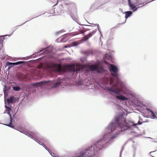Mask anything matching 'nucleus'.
Returning a JSON list of instances; mask_svg holds the SVG:
<instances>
[{
  "label": "nucleus",
  "instance_id": "nucleus-1",
  "mask_svg": "<svg viewBox=\"0 0 157 157\" xmlns=\"http://www.w3.org/2000/svg\"><path fill=\"white\" fill-rule=\"evenodd\" d=\"M116 107L119 111L117 113L114 119L106 128V132L99 140H102V141H108L109 143L106 144V147L112 143L114 138L117 137L120 132L124 131L129 129H132L135 126L134 123L130 121L127 122L126 117L127 115L125 114L124 109L118 105H116Z\"/></svg>",
  "mask_w": 157,
  "mask_h": 157
},
{
  "label": "nucleus",
  "instance_id": "nucleus-2",
  "mask_svg": "<svg viewBox=\"0 0 157 157\" xmlns=\"http://www.w3.org/2000/svg\"><path fill=\"white\" fill-rule=\"evenodd\" d=\"M88 69L91 72H94L102 76L100 78L97 79V84L99 86L104 84L108 85V81L110 82L109 85L111 86H114L116 85L114 84V82L111 78L109 72L104 68L99 69L96 66L91 65L89 66Z\"/></svg>",
  "mask_w": 157,
  "mask_h": 157
},
{
  "label": "nucleus",
  "instance_id": "nucleus-3",
  "mask_svg": "<svg viewBox=\"0 0 157 157\" xmlns=\"http://www.w3.org/2000/svg\"><path fill=\"white\" fill-rule=\"evenodd\" d=\"M16 101V98L13 96L11 95L7 99V100H5V107L6 109H8L9 111H7V113L10 116V122L9 124H4L0 123V124H3L7 126L12 128H14L15 125V120L17 121L16 116V114L14 113L13 115V118H12L11 112H12V108L13 106L12 105H13Z\"/></svg>",
  "mask_w": 157,
  "mask_h": 157
},
{
  "label": "nucleus",
  "instance_id": "nucleus-4",
  "mask_svg": "<svg viewBox=\"0 0 157 157\" xmlns=\"http://www.w3.org/2000/svg\"><path fill=\"white\" fill-rule=\"evenodd\" d=\"M52 51L51 47L48 46L47 48H42L39 50L37 52H35L33 55L38 54L41 52H43L39 55V56L43 55H47L48 56L47 60V65L49 69H53L56 68L57 66V64L56 61V58L53 55L51 54Z\"/></svg>",
  "mask_w": 157,
  "mask_h": 157
},
{
  "label": "nucleus",
  "instance_id": "nucleus-5",
  "mask_svg": "<svg viewBox=\"0 0 157 157\" xmlns=\"http://www.w3.org/2000/svg\"><path fill=\"white\" fill-rule=\"evenodd\" d=\"M108 67L109 71L112 73V75L115 78V82L121 86V90H126L127 88L125 83L120 79L118 67L115 64L110 63L108 64Z\"/></svg>",
  "mask_w": 157,
  "mask_h": 157
},
{
  "label": "nucleus",
  "instance_id": "nucleus-6",
  "mask_svg": "<svg viewBox=\"0 0 157 157\" xmlns=\"http://www.w3.org/2000/svg\"><path fill=\"white\" fill-rule=\"evenodd\" d=\"M58 81L54 80H50L48 82L43 84L42 86H45L46 87L47 86L48 89H52L53 88H56L58 87L61 85L65 86L67 85L68 83L65 81L63 79L58 78Z\"/></svg>",
  "mask_w": 157,
  "mask_h": 157
},
{
  "label": "nucleus",
  "instance_id": "nucleus-7",
  "mask_svg": "<svg viewBox=\"0 0 157 157\" xmlns=\"http://www.w3.org/2000/svg\"><path fill=\"white\" fill-rule=\"evenodd\" d=\"M105 89L109 91L115 98L120 101H125L128 100L127 97L121 94L120 90L111 87L109 86H105Z\"/></svg>",
  "mask_w": 157,
  "mask_h": 157
},
{
  "label": "nucleus",
  "instance_id": "nucleus-8",
  "mask_svg": "<svg viewBox=\"0 0 157 157\" xmlns=\"http://www.w3.org/2000/svg\"><path fill=\"white\" fill-rule=\"evenodd\" d=\"M15 129L17 130V131H19L21 133H22L25 135L29 137L32 138L36 142L38 143H40L39 140L36 138L35 137L37 136V134L36 132H32L26 131L25 130L23 129L20 127H17L16 128H14Z\"/></svg>",
  "mask_w": 157,
  "mask_h": 157
},
{
  "label": "nucleus",
  "instance_id": "nucleus-9",
  "mask_svg": "<svg viewBox=\"0 0 157 157\" xmlns=\"http://www.w3.org/2000/svg\"><path fill=\"white\" fill-rule=\"evenodd\" d=\"M128 6L129 7V10H132L133 12L136 11L139 8L143 6H142V5H136L133 2H131L130 0H129L128 2Z\"/></svg>",
  "mask_w": 157,
  "mask_h": 157
},
{
  "label": "nucleus",
  "instance_id": "nucleus-10",
  "mask_svg": "<svg viewBox=\"0 0 157 157\" xmlns=\"http://www.w3.org/2000/svg\"><path fill=\"white\" fill-rule=\"evenodd\" d=\"M50 81H42L38 82H36L33 83L31 84V85L34 87H38L42 86L43 84L48 83Z\"/></svg>",
  "mask_w": 157,
  "mask_h": 157
},
{
  "label": "nucleus",
  "instance_id": "nucleus-11",
  "mask_svg": "<svg viewBox=\"0 0 157 157\" xmlns=\"http://www.w3.org/2000/svg\"><path fill=\"white\" fill-rule=\"evenodd\" d=\"M97 29L93 30L92 32L89 33L87 35L84 36V40L85 41H87L89 38L91 37L94 34L97 32Z\"/></svg>",
  "mask_w": 157,
  "mask_h": 157
},
{
  "label": "nucleus",
  "instance_id": "nucleus-12",
  "mask_svg": "<svg viewBox=\"0 0 157 157\" xmlns=\"http://www.w3.org/2000/svg\"><path fill=\"white\" fill-rule=\"evenodd\" d=\"M133 12V11H125L123 13L124 14H125V18L126 19L125 21L123 22L122 24H124L126 22V19L129 17H130L132 15Z\"/></svg>",
  "mask_w": 157,
  "mask_h": 157
},
{
  "label": "nucleus",
  "instance_id": "nucleus-13",
  "mask_svg": "<svg viewBox=\"0 0 157 157\" xmlns=\"http://www.w3.org/2000/svg\"><path fill=\"white\" fill-rule=\"evenodd\" d=\"M111 53V51H109V53H107L105 54L103 56L104 59H107L108 60H110L111 59L112 57V56Z\"/></svg>",
  "mask_w": 157,
  "mask_h": 157
},
{
  "label": "nucleus",
  "instance_id": "nucleus-14",
  "mask_svg": "<svg viewBox=\"0 0 157 157\" xmlns=\"http://www.w3.org/2000/svg\"><path fill=\"white\" fill-rule=\"evenodd\" d=\"M13 83L15 84V85H12L11 86L14 91H18L21 90V87L18 86L17 85V83L16 82H13Z\"/></svg>",
  "mask_w": 157,
  "mask_h": 157
},
{
  "label": "nucleus",
  "instance_id": "nucleus-15",
  "mask_svg": "<svg viewBox=\"0 0 157 157\" xmlns=\"http://www.w3.org/2000/svg\"><path fill=\"white\" fill-rule=\"evenodd\" d=\"M132 102L133 104L136 105L140 106L142 104L141 102L136 98H135L132 101Z\"/></svg>",
  "mask_w": 157,
  "mask_h": 157
},
{
  "label": "nucleus",
  "instance_id": "nucleus-16",
  "mask_svg": "<svg viewBox=\"0 0 157 157\" xmlns=\"http://www.w3.org/2000/svg\"><path fill=\"white\" fill-rule=\"evenodd\" d=\"M82 53L83 54L86 56H85V59H86L87 56H89V55L91 54V52L90 51L88 50L86 51H82Z\"/></svg>",
  "mask_w": 157,
  "mask_h": 157
},
{
  "label": "nucleus",
  "instance_id": "nucleus-17",
  "mask_svg": "<svg viewBox=\"0 0 157 157\" xmlns=\"http://www.w3.org/2000/svg\"><path fill=\"white\" fill-rule=\"evenodd\" d=\"M6 66H8V69H10V68L14 66V64L13 62H10L7 61L6 63Z\"/></svg>",
  "mask_w": 157,
  "mask_h": 157
},
{
  "label": "nucleus",
  "instance_id": "nucleus-18",
  "mask_svg": "<svg viewBox=\"0 0 157 157\" xmlns=\"http://www.w3.org/2000/svg\"><path fill=\"white\" fill-rule=\"evenodd\" d=\"M11 86H6L5 85L4 86V87L3 89V91L4 93V95H5V91L9 92Z\"/></svg>",
  "mask_w": 157,
  "mask_h": 157
},
{
  "label": "nucleus",
  "instance_id": "nucleus-19",
  "mask_svg": "<svg viewBox=\"0 0 157 157\" xmlns=\"http://www.w3.org/2000/svg\"><path fill=\"white\" fill-rule=\"evenodd\" d=\"M40 143H38V144L41 145H42L46 150H47L49 152V153L51 155L53 156L50 153H51L52 152V151L51 150H49V149H48L47 148V147H45L44 146V144H43V143H42L41 142H40Z\"/></svg>",
  "mask_w": 157,
  "mask_h": 157
},
{
  "label": "nucleus",
  "instance_id": "nucleus-20",
  "mask_svg": "<svg viewBox=\"0 0 157 157\" xmlns=\"http://www.w3.org/2000/svg\"><path fill=\"white\" fill-rule=\"evenodd\" d=\"M150 113L152 119H154L155 118H156V116H157V113H154V112L152 110L150 111Z\"/></svg>",
  "mask_w": 157,
  "mask_h": 157
},
{
  "label": "nucleus",
  "instance_id": "nucleus-21",
  "mask_svg": "<svg viewBox=\"0 0 157 157\" xmlns=\"http://www.w3.org/2000/svg\"><path fill=\"white\" fill-rule=\"evenodd\" d=\"M4 40H5L4 38H3V39H1V38H0V51H1L2 48L3 47Z\"/></svg>",
  "mask_w": 157,
  "mask_h": 157
},
{
  "label": "nucleus",
  "instance_id": "nucleus-22",
  "mask_svg": "<svg viewBox=\"0 0 157 157\" xmlns=\"http://www.w3.org/2000/svg\"><path fill=\"white\" fill-rule=\"evenodd\" d=\"M93 24L94 25V26H96V25L97 26V28L98 29L99 32L100 34L101 35V36H102V32L101 30V29L99 25L98 24Z\"/></svg>",
  "mask_w": 157,
  "mask_h": 157
},
{
  "label": "nucleus",
  "instance_id": "nucleus-23",
  "mask_svg": "<svg viewBox=\"0 0 157 157\" xmlns=\"http://www.w3.org/2000/svg\"><path fill=\"white\" fill-rule=\"evenodd\" d=\"M18 27H17V28H16V29H15L12 33L10 34V35H8V34H6V35H4V36H0V38H1V39H3V38H5V36H11V35H12V34H13V32L16 30V29H17L18 28H17Z\"/></svg>",
  "mask_w": 157,
  "mask_h": 157
},
{
  "label": "nucleus",
  "instance_id": "nucleus-24",
  "mask_svg": "<svg viewBox=\"0 0 157 157\" xmlns=\"http://www.w3.org/2000/svg\"><path fill=\"white\" fill-rule=\"evenodd\" d=\"M23 61H19L16 62H14V66L18 65L24 63Z\"/></svg>",
  "mask_w": 157,
  "mask_h": 157
},
{
  "label": "nucleus",
  "instance_id": "nucleus-25",
  "mask_svg": "<svg viewBox=\"0 0 157 157\" xmlns=\"http://www.w3.org/2000/svg\"><path fill=\"white\" fill-rule=\"evenodd\" d=\"M78 72V70H73L71 71V73H72V74H75L76 75H77Z\"/></svg>",
  "mask_w": 157,
  "mask_h": 157
},
{
  "label": "nucleus",
  "instance_id": "nucleus-26",
  "mask_svg": "<svg viewBox=\"0 0 157 157\" xmlns=\"http://www.w3.org/2000/svg\"><path fill=\"white\" fill-rule=\"evenodd\" d=\"M94 4H93L92 5L91 7L90 8V10H93L94 9H95V8L94 7Z\"/></svg>",
  "mask_w": 157,
  "mask_h": 157
},
{
  "label": "nucleus",
  "instance_id": "nucleus-27",
  "mask_svg": "<svg viewBox=\"0 0 157 157\" xmlns=\"http://www.w3.org/2000/svg\"><path fill=\"white\" fill-rule=\"evenodd\" d=\"M124 146H125L124 145H123L121 149L120 152V157H121V154H122V151L123 150V149L124 148Z\"/></svg>",
  "mask_w": 157,
  "mask_h": 157
},
{
  "label": "nucleus",
  "instance_id": "nucleus-28",
  "mask_svg": "<svg viewBox=\"0 0 157 157\" xmlns=\"http://www.w3.org/2000/svg\"><path fill=\"white\" fill-rule=\"evenodd\" d=\"M84 32H83L81 29L79 30L78 33L76 34H82L83 35H84Z\"/></svg>",
  "mask_w": 157,
  "mask_h": 157
},
{
  "label": "nucleus",
  "instance_id": "nucleus-29",
  "mask_svg": "<svg viewBox=\"0 0 157 157\" xmlns=\"http://www.w3.org/2000/svg\"><path fill=\"white\" fill-rule=\"evenodd\" d=\"M63 32H64V31L63 29L61 30H60V31H59L56 32V35H57V34H58L59 33H63Z\"/></svg>",
  "mask_w": 157,
  "mask_h": 157
},
{
  "label": "nucleus",
  "instance_id": "nucleus-30",
  "mask_svg": "<svg viewBox=\"0 0 157 157\" xmlns=\"http://www.w3.org/2000/svg\"><path fill=\"white\" fill-rule=\"evenodd\" d=\"M143 123V122H141L140 121H138L137 124L138 125H141Z\"/></svg>",
  "mask_w": 157,
  "mask_h": 157
},
{
  "label": "nucleus",
  "instance_id": "nucleus-31",
  "mask_svg": "<svg viewBox=\"0 0 157 157\" xmlns=\"http://www.w3.org/2000/svg\"><path fill=\"white\" fill-rule=\"evenodd\" d=\"M26 21L25 22H24V23H23L21 25H18V26H17L16 27H18L19 26H21V25H23V24H25V23H26V22L28 21Z\"/></svg>",
  "mask_w": 157,
  "mask_h": 157
},
{
  "label": "nucleus",
  "instance_id": "nucleus-32",
  "mask_svg": "<svg viewBox=\"0 0 157 157\" xmlns=\"http://www.w3.org/2000/svg\"><path fill=\"white\" fill-rule=\"evenodd\" d=\"M130 0L131 2H132L134 3L136 0ZM128 1H129V0H128Z\"/></svg>",
  "mask_w": 157,
  "mask_h": 157
},
{
  "label": "nucleus",
  "instance_id": "nucleus-33",
  "mask_svg": "<svg viewBox=\"0 0 157 157\" xmlns=\"http://www.w3.org/2000/svg\"><path fill=\"white\" fill-rule=\"evenodd\" d=\"M146 109L147 111H149L150 112V111L151 110V109H150L148 108H146Z\"/></svg>",
  "mask_w": 157,
  "mask_h": 157
},
{
  "label": "nucleus",
  "instance_id": "nucleus-34",
  "mask_svg": "<svg viewBox=\"0 0 157 157\" xmlns=\"http://www.w3.org/2000/svg\"><path fill=\"white\" fill-rule=\"evenodd\" d=\"M149 0H147V1H146L145 2H143V3H144V4H145L146 2H150V1H149Z\"/></svg>",
  "mask_w": 157,
  "mask_h": 157
},
{
  "label": "nucleus",
  "instance_id": "nucleus-35",
  "mask_svg": "<svg viewBox=\"0 0 157 157\" xmlns=\"http://www.w3.org/2000/svg\"><path fill=\"white\" fill-rule=\"evenodd\" d=\"M128 141H126L125 143L124 144V145L125 146V145L128 143Z\"/></svg>",
  "mask_w": 157,
  "mask_h": 157
},
{
  "label": "nucleus",
  "instance_id": "nucleus-36",
  "mask_svg": "<svg viewBox=\"0 0 157 157\" xmlns=\"http://www.w3.org/2000/svg\"><path fill=\"white\" fill-rule=\"evenodd\" d=\"M122 23H121V24H120V23H119V24H117V26H116V27H118V26H119V25H120V24H123Z\"/></svg>",
  "mask_w": 157,
  "mask_h": 157
},
{
  "label": "nucleus",
  "instance_id": "nucleus-37",
  "mask_svg": "<svg viewBox=\"0 0 157 157\" xmlns=\"http://www.w3.org/2000/svg\"><path fill=\"white\" fill-rule=\"evenodd\" d=\"M44 141L45 143H47V140L46 139H45L44 140Z\"/></svg>",
  "mask_w": 157,
  "mask_h": 157
},
{
  "label": "nucleus",
  "instance_id": "nucleus-38",
  "mask_svg": "<svg viewBox=\"0 0 157 157\" xmlns=\"http://www.w3.org/2000/svg\"><path fill=\"white\" fill-rule=\"evenodd\" d=\"M84 25L86 26H91L89 25Z\"/></svg>",
  "mask_w": 157,
  "mask_h": 157
},
{
  "label": "nucleus",
  "instance_id": "nucleus-39",
  "mask_svg": "<svg viewBox=\"0 0 157 157\" xmlns=\"http://www.w3.org/2000/svg\"><path fill=\"white\" fill-rule=\"evenodd\" d=\"M135 152L133 154V157H135Z\"/></svg>",
  "mask_w": 157,
  "mask_h": 157
},
{
  "label": "nucleus",
  "instance_id": "nucleus-40",
  "mask_svg": "<svg viewBox=\"0 0 157 157\" xmlns=\"http://www.w3.org/2000/svg\"><path fill=\"white\" fill-rule=\"evenodd\" d=\"M31 56H27V58H30Z\"/></svg>",
  "mask_w": 157,
  "mask_h": 157
},
{
  "label": "nucleus",
  "instance_id": "nucleus-41",
  "mask_svg": "<svg viewBox=\"0 0 157 157\" xmlns=\"http://www.w3.org/2000/svg\"><path fill=\"white\" fill-rule=\"evenodd\" d=\"M85 20H86V21H87V22L89 24H91V23H89V22H88V21L86 20V19H85Z\"/></svg>",
  "mask_w": 157,
  "mask_h": 157
},
{
  "label": "nucleus",
  "instance_id": "nucleus-42",
  "mask_svg": "<svg viewBox=\"0 0 157 157\" xmlns=\"http://www.w3.org/2000/svg\"><path fill=\"white\" fill-rule=\"evenodd\" d=\"M63 42H66V40H63Z\"/></svg>",
  "mask_w": 157,
  "mask_h": 157
},
{
  "label": "nucleus",
  "instance_id": "nucleus-43",
  "mask_svg": "<svg viewBox=\"0 0 157 157\" xmlns=\"http://www.w3.org/2000/svg\"><path fill=\"white\" fill-rule=\"evenodd\" d=\"M80 61H82V58H81V59H80Z\"/></svg>",
  "mask_w": 157,
  "mask_h": 157
},
{
  "label": "nucleus",
  "instance_id": "nucleus-44",
  "mask_svg": "<svg viewBox=\"0 0 157 157\" xmlns=\"http://www.w3.org/2000/svg\"><path fill=\"white\" fill-rule=\"evenodd\" d=\"M120 10L121 11V12H122V9H121L120 8Z\"/></svg>",
  "mask_w": 157,
  "mask_h": 157
},
{
  "label": "nucleus",
  "instance_id": "nucleus-45",
  "mask_svg": "<svg viewBox=\"0 0 157 157\" xmlns=\"http://www.w3.org/2000/svg\"><path fill=\"white\" fill-rule=\"evenodd\" d=\"M156 151H156H152V152H151L149 153V154H151V153H152V152L155 151Z\"/></svg>",
  "mask_w": 157,
  "mask_h": 157
},
{
  "label": "nucleus",
  "instance_id": "nucleus-46",
  "mask_svg": "<svg viewBox=\"0 0 157 157\" xmlns=\"http://www.w3.org/2000/svg\"><path fill=\"white\" fill-rule=\"evenodd\" d=\"M77 46V45H74V46Z\"/></svg>",
  "mask_w": 157,
  "mask_h": 157
},
{
  "label": "nucleus",
  "instance_id": "nucleus-47",
  "mask_svg": "<svg viewBox=\"0 0 157 157\" xmlns=\"http://www.w3.org/2000/svg\"><path fill=\"white\" fill-rule=\"evenodd\" d=\"M149 138H151V139H152L151 137H148Z\"/></svg>",
  "mask_w": 157,
  "mask_h": 157
},
{
  "label": "nucleus",
  "instance_id": "nucleus-48",
  "mask_svg": "<svg viewBox=\"0 0 157 157\" xmlns=\"http://www.w3.org/2000/svg\"><path fill=\"white\" fill-rule=\"evenodd\" d=\"M35 17H33V18L32 19H33Z\"/></svg>",
  "mask_w": 157,
  "mask_h": 157
},
{
  "label": "nucleus",
  "instance_id": "nucleus-49",
  "mask_svg": "<svg viewBox=\"0 0 157 157\" xmlns=\"http://www.w3.org/2000/svg\"><path fill=\"white\" fill-rule=\"evenodd\" d=\"M56 6V5H53V6Z\"/></svg>",
  "mask_w": 157,
  "mask_h": 157
},
{
  "label": "nucleus",
  "instance_id": "nucleus-50",
  "mask_svg": "<svg viewBox=\"0 0 157 157\" xmlns=\"http://www.w3.org/2000/svg\"><path fill=\"white\" fill-rule=\"evenodd\" d=\"M56 6V5H53V6Z\"/></svg>",
  "mask_w": 157,
  "mask_h": 157
},
{
  "label": "nucleus",
  "instance_id": "nucleus-51",
  "mask_svg": "<svg viewBox=\"0 0 157 157\" xmlns=\"http://www.w3.org/2000/svg\"><path fill=\"white\" fill-rule=\"evenodd\" d=\"M56 6V5H53V6Z\"/></svg>",
  "mask_w": 157,
  "mask_h": 157
},
{
  "label": "nucleus",
  "instance_id": "nucleus-52",
  "mask_svg": "<svg viewBox=\"0 0 157 157\" xmlns=\"http://www.w3.org/2000/svg\"><path fill=\"white\" fill-rule=\"evenodd\" d=\"M152 157H154V156H152Z\"/></svg>",
  "mask_w": 157,
  "mask_h": 157
}]
</instances>
